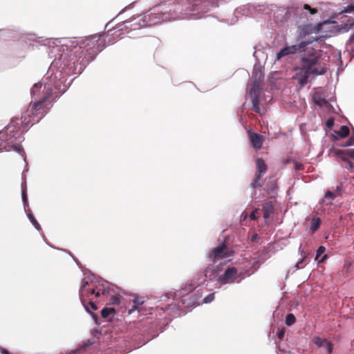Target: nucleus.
<instances>
[{"label": "nucleus", "mask_w": 354, "mask_h": 354, "mask_svg": "<svg viewBox=\"0 0 354 354\" xmlns=\"http://www.w3.org/2000/svg\"><path fill=\"white\" fill-rule=\"evenodd\" d=\"M52 103L49 97H44L35 102H30L26 111L21 118H15L8 126L0 131V152L3 150L23 151L21 142L23 133L29 126L39 122L49 111Z\"/></svg>", "instance_id": "nucleus-1"}, {"label": "nucleus", "mask_w": 354, "mask_h": 354, "mask_svg": "<svg viewBox=\"0 0 354 354\" xmlns=\"http://www.w3.org/2000/svg\"><path fill=\"white\" fill-rule=\"evenodd\" d=\"M70 62L85 65L93 60L106 46L100 35H92L78 40H69L64 44Z\"/></svg>", "instance_id": "nucleus-2"}, {"label": "nucleus", "mask_w": 354, "mask_h": 354, "mask_svg": "<svg viewBox=\"0 0 354 354\" xmlns=\"http://www.w3.org/2000/svg\"><path fill=\"white\" fill-rule=\"evenodd\" d=\"M326 71V66L321 64L320 53H313L301 59V66L295 68L292 77L303 87L307 84L310 74L322 75Z\"/></svg>", "instance_id": "nucleus-3"}, {"label": "nucleus", "mask_w": 354, "mask_h": 354, "mask_svg": "<svg viewBox=\"0 0 354 354\" xmlns=\"http://www.w3.org/2000/svg\"><path fill=\"white\" fill-rule=\"evenodd\" d=\"M185 288L178 291V295L181 297V302L185 308H192L198 306L202 302L203 293L200 290L191 291L188 294L183 292Z\"/></svg>", "instance_id": "nucleus-4"}, {"label": "nucleus", "mask_w": 354, "mask_h": 354, "mask_svg": "<svg viewBox=\"0 0 354 354\" xmlns=\"http://www.w3.org/2000/svg\"><path fill=\"white\" fill-rule=\"evenodd\" d=\"M231 255V252L225 243H221L216 248H215L212 253L209 254V257L213 263H216L217 261L228 257Z\"/></svg>", "instance_id": "nucleus-5"}, {"label": "nucleus", "mask_w": 354, "mask_h": 354, "mask_svg": "<svg viewBox=\"0 0 354 354\" xmlns=\"http://www.w3.org/2000/svg\"><path fill=\"white\" fill-rule=\"evenodd\" d=\"M263 77L264 75L261 71L254 73V80L250 88V94L252 99H254L256 97L257 99H259L261 93V82L263 80Z\"/></svg>", "instance_id": "nucleus-6"}, {"label": "nucleus", "mask_w": 354, "mask_h": 354, "mask_svg": "<svg viewBox=\"0 0 354 354\" xmlns=\"http://www.w3.org/2000/svg\"><path fill=\"white\" fill-rule=\"evenodd\" d=\"M308 43L305 41L300 42L299 44L292 45L290 46H286L281 49L277 54V59L279 60L281 57L290 55L295 54L297 52H301L304 50V48L306 46Z\"/></svg>", "instance_id": "nucleus-7"}, {"label": "nucleus", "mask_w": 354, "mask_h": 354, "mask_svg": "<svg viewBox=\"0 0 354 354\" xmlns=\"http://www.w3.org/2000/svg\"><path fill=\"white\" fill-rule=\"evenodd\" d=\"M237 274V269L235 267H229L225 270L224 274L218 278V283L221 285L234 283Z\"/></svg>", "instance_id": "nucleus-8"}, {"label": "nucleus", "mask_w": 354, "mask_h": 354, "mask_svg": "<svg viewBox=\"0 0 354 354\" xmlns=\"http://www.w3.org/2000/svg\"><path fill=\"white\" fill-rule=\"evenodd\" d=\"M248 133L249 135L250 143L253 148L256 151L259 150L262 147L265 140L264 137L261 134L252 132L251 131H249Z\"/></svg>", "instance_id": "nucleus-9"}, {"label": "nucleus", "mask_w": 354, "mask_h": 354, "mask_svg": "<svg viewBox=\"0 0 354 354\" xmlns=\"http://www.w3.org/2000/svg\"><path fill=\"white\" fill-rule=\"evenodd\" d=\"M333 155L342 160H347L348 158L354 160V149H333L330 151Z\"/></svg>", "instance_id": "nucleus-10"}, {"label": "nucleus", "mask_w": 354, "mask_h": 354, "mask_svg": "<svg viewBox=\"0 0 354 354\" xmlns=\"http://www.w3.org/2000/svg\"><path fill=\"white\" fill-rule=\"evenodd\" d=\"M220 270L218 266L210 265L203 271L204 276L209 280H214L218 274Z\"/></svg>", "instance_id": "nucleus-11"}, {"label": "nucleus", "mask_w": 354, "mask_h": 354, "mask_svg": "<svg viewBox=\"0 0 354 354\" xmlns=\"http://www.w3.org/2000/svg\"><path fill=\"white\" fill-rule=\"evenodd\" d=\"M82 303L84 305L86 310L90 314H91L93 318L94 319L95 322L97 323V315L93 313L91 310H96L97 309V306L95 302H93L91 299H90L89 301H86L85 299H82Z\"/></svg>", "instance_id": "nucleus-12"}, {"label": "nucleus", "mask_w": 354, "mask_h": 354, "mask_svg": "<svg viewBox=\"0 0 354 354\" xmlns=\"http://www.w3.org/2000/svg\"><path fill=\"white\" fill-rule=\"evenodd\" d=\"M263 189L268 193L274 191L277 188V183L274 176H269L265 179Z\"/></svg>", "instance_id": "nucleus-13"}, {"label": "nucleus", "mask_w": 354, "mask_h": 354, "mask_svg": "<svg viewBox=\"0 0 354 354\" xmlns=\"http://www.w3.org/2000/svg\"><path fill=\"white\" fill-rule=\"evenodd\" d=\"M313 100L315 104L319 106H326L328 104V102L326 100L325 96L319 91H317L313 96Z\"/></svg>", "instance_id": "nucleus-14"}, {"label": "nucleus", "mask_w": 354, "mask_h": 354, "mask_svg": "<svg viewBox=\"0 0 354 354\" xmlns=\"http://www.w3.org/2000/svg\"><path fill=\"white\" fill-rule=\"evenodd\" d=\"M256 165V173L261 174L264 175L267 170H268V166L266 162L261 158H258L256 159L255 161Z\"/></svg>", "instance_id": "nucleus-15"}, {"label": "nucleus", "mask_w": 354, "mask_h": 354, "mask_svg": "<svg viewBox=\"0 0 354 354\" xmlns=\"http://www.w3.org/2000/svg\"><path fill=\"white\" fill-rule=\"evenodd\" d=\"M263 218L268 219L274 212V205L272 202H267L263 205Z\"/></svg>", "instance_id": "nucleus-16"}, {"label": "nucleus", "mask_w": 354, "mask_h": 354, "mask_svg": "<svg viewBox=\"0 0 354 354\" xmlns=\"http://www.w3.org/2000/svg\"><path fill=\"white\" fill-rule=\"evenodd\" d=\"M263 174L256 173L254 174V178L251 181L250 187L256 189L257 188H259L263 186V184L261 183V180L263 177Z\"/></svg>", "instance_id": "nucleus-17"}, {"label": "nucleus", "mask_w": 354, "mask_h": 354, "mask_svg": "<svg viewBox=\"0 0 354 354\" xmlns=\"http://www.w3.org/2000/svg\"><path fill=\"white\" fill-rule=\"evenodd\" d=\"M87 281H83L80 292L82 296H86L89 297L91 295H94L95 293V290L94 288H86V286L88 285Z\"/></svg>", "instance_id": "nucleus-18"}, {"label": "nucleus", "mask_w": 354, "mask_h": 354, "mask_svg": "<svg viewBox=\"0 0 354 354\" xmlns=\"http://www.w3.org/2000/svg\"><path fill=\"white\" fill-rule=\"evenodd\" d=\"M144 304V300L142 297L140 298H135L133 300V306L131 308L129 309V314H131L134 310H137L138 311L140 310V306Z\"/></svg>", "instance_id": "nucleus-19"}, {"label": "nucleus", "mask_w": 354, "mask_h": 354, "mask_svg": "<svg viewBox=\"0 0 354 354\" xmlns=\"http://www.w3.org/2000/svg\"><path fill=\"white\" fill-rule=\"evenodd\" d=\"M349 128L347 126L343 125L340 127L339 130L336 131V134L342 138H346L349 134Z\"/></svg>", "instance_id": "nucleus-20"}, {"label": "nucleus", "mask_w": 354, "mask_h": 354, "mask_svg": "<svg viewBox=\"0 0 354 354\" xmlns=\"http://www.w3.org/2000/svg\"><path fill=\"white\" fill-rule=\"evenodd\" d=\"M336 197V194L330 191H327L325 194L324 198L323 199V202L326 205H331L332 200H333Z\"/></svg>", "instance_id": "nucleus-21"}, {"label": "nucleus", "mask_w": 354, "mask_h": 354, "mask_svg": "<svg viewBox=\"0 0 354 354\" xmlns=\"http://www.w3.org/2000/svg\"><path fill=\"white\" fill-rule=\"evenodd\" d=\"M321 219L318 217L313 218L310 223V230L313 232H316L320 226Z\"/></svg>", "instance_id": "nucleus-22"}, {"label": "nucleus", "mask_w": 354, "mask_h": 354, "mask_svg": "<svg viewBox=\"0 0 354 354\" xmlns=\"http://www.w3.org/2000/svg\"><path fill=\"white\" fill-rule=\"evenodd\" d=\"M328 339H326V338H321L319 337H314L312 339V342L318 347V348H320V347H324L325 346V343H326V341Z\"/></svg>", "instance_id": "nucleus-23"}, {"label": "nucleus", "mask_w": 354, "mask_h": 354, "mask_svg": "<svg viewBox=\"0 0 354 354\" xmlns=\"http://www.w3.org/2000/svg\"><path fill=\"white\" fill-rule=\"evenodd\" d=\"M115 313V310L113 308H104L101 311V316L104 319H107L110 315H113Z\"/></svg>", "instance_id": "nucleus-24"}, {"label": "nucleus", "mask_w": 354, "mask_h": 354, "mask_svg": "<svg viewBox=\"0 0 354 354\" xmlns=\"http://www.w3.org/2000/svg\"><path fill=\"white\" fill-rule=\"evenodd\" d=\"M346 48L351 52V54L354 57V33L351 36L349 40L346 43Z\"/></svg>", "instance_id": "nucleus-25"}, {"label": "nucleus", "mask_w": 354, "mask_h": 354, "mask_svg": "<svg viewBox=\"0 0 354 354\" xmlns=\"http://www.w3.org/2000/svg\"><path fill=\"white\" fill-rule=\"evenodd\" d=\"M27 216L30 220V221L31 222V223L34 225V227L37 230H41V226L39 224V223L37 222V221L36 220V218H35V216H33V214L31 213L30 211H29V212L27 214Z\"/></svg>", "instance_id": "nucleus-26"}, {"label": "nucleus", "mask_w": 354, "mask_h": 354, "mask_svg": "<svg viewBox=\"0 0 354 354\" xmlns=\"http://www.w3.org/2000/svg\"><path fill=\"white\" fill-rule=\"evenodd\" d=\"M252 109L257 113H260L261 108L259 106V99H257V97L254 99H252Z\"/></svg>", "instance_id": "nucleus-27"}, {"label": "nucleus", "mask_w": 354, "mask_h": 354, "mask_svg": "<svg viewBox=\"0 0 354 354\" xmlns=\"http://www.w3.org/2000/svg\"><path fill=\"white\" fill-rule=\"evenodd\" d=\"M296 322V318L292 313L288 314L286 317V324L287 326H291Z\"/></svg>", "instance_id": "nucleus-28"}, {"label": "nucleus", "mask_w": 354, "mask_h": 354, "mask_svg": "<svg viewBox=\"0 0 354 354\" xmlns=\"http://www.w3.org/2000/svg\"><path fill=\"white\" fill-rule=\"evenodd\" d=\"M354 26V19H348L347 23H346L344 26L341 28L342 30L346 32L348 30H350L351 28Z\"/></svg>", "instance_id": "nucleus-29"}, {"label": "nucleus", "mask_w": 354, "mask_h": 354, "mask_svg": "<svg viewBox=\"0 0 354 354\" xmlns=\"http://www.w3.org/2000/svg\"><path fill=\"white\" fill-rule=\"evenodd\" d=\"M121 296L113 295L110 299V303L113 305H118L120 303Z\"/></svg>", "instance_id": "nucleus-30"}, {"label": "nucleus", "mask_w": 354, "mask_h": 354, "mask_svg": "<svg viewBox=\"0 0 354 354\" xmlns=\"http://www.w3.org/2000/svg\"><path fill=\"white\" fill-rule=\"evenodd\" d=\"M326 348V353L327 354H331L333 351V345L330 342L326 341V343H325V346H324Z\"/></svg>", "instance_id": "nucleus-31"}, {"label": "nucleus", "mask_w": 354, "mask_h": 354, "mask_svg": "<svg viewBox=\"0 0 354 354\" xmlns=\"http://www.w3.org/2000/svg\"><path fill=\"white\" fill-rule=\"evenodd\" d=\"M214 299V294L212 293L205 297L203 299H202L201 303H210Z\"/></svg>", "instance_id": "nucleus-32"}, {"label": "nucleus", "mask_w": 354, "mask_h": 354, "mask_svg": "<svg viewBox=\"0 0 354 354\" xmlns=\"http://www.w3.org/2000/svg\"><path fill=\"white\" fill-rule=\"evenodd\" d=\"M326 250V248L325 247L321 245L318 248V249L317 250V252H316V257H315V260H317L319 257L321 256Z\"/></svg>", "instance_id": "nucleus-33"}, {"label": "nucleus", "mask_w": 354, "mask_h": 354, "mask_svg": "<svg viewBox=\"0 0 354 354\" xmlns=\"http://www.w3.org/2000/svg\"><path fill=\"white\" fill-rule=\"evenodd\" d=\"M304 9L309 10L311 15H315L317 12V10L316 8H312L308 4H305L304 6Z\"/></svg>", "instance_id": "nucleus-34"}, {"label": "nucleus", "mask_w": 354, "mask_h": 354, "mask_svg": "<svg viewBox=\"0 0 354 354\" xmlns=\"http://www.w3.org/2000/svg\"><path fill=\"white\" fill-rule=\"evenodd\" d=\"M285 335V330L284 328H278L277 331V336L279 339H282Z\"/></svg>", "instance_id": "nucleus-35"}, {"label": "nucleus", "mask_w": 354, "mask_h": 354, "mask_svg": "<svg viewBox=\"0 0 354 354\" xmlns=\"http://www.w3.org/2000/svg\"><path fill=\"white\" fill-rule=\"evenodd\" d=\"M259 217V214L258 213V209H254L250 215V218L251 220L256 221Z\"/></svg>", "instance_id": "nucleus-36"}, {"label": "nucleus", "mask_w": 354, "mask_h": 354, "mask_svg": "<svg viewBox=\"0 0 354 354\" xmlns=\"http://www.w3.org/2000/svg\"><path fill=\"white\" fill-rule=\"evenodd\" d=\"M22 200H23L24 204L26 207L28 203V197H27V193H26V188L23 189V190H22Z\"/></svg>", "instance_id": "nucleus-37"}, {"label": "nucleus", "mask_w": 354, "mask_h": 354, "mask_svg": "<svg viewBox=\"0 0 354 354\" xmlns=\"http://www.w3.org/2000/svg\"><path fill=\"white\" fill-rule=\"evenodd\" d=\"M354 12V5H349L344 10V12Z\"/></svg>", "instance_id": "nucleus-38"}, {"label": "nucleus", "mask_w": 354, "mask_h": 354, "mask_svg": "<svg viewBox=\"0 0 354 354\" xmlns=\"http://www.w3.org/2000/svg\"><path fill=\"white\" fill-rule=\"evenodd\" d=\"M353 145H354V138H350L344 146L348 147V146H352Z\"/></svg>", "instance_id": "nucleus-39"}, {"label": "nucleus", "mask_w": 354, "mask_h": 354, "mask_svg": "<svg viewBox=\"0 0 354 354\" xmlns=\"http://www.w3.org/2000/svg\"><path fill=\"white\" fill-rule=\"evenodd\" d=\"M333 124H334V121H333V120H331V119L328 120L326 122V125L328 128H332Z\"/></svg>", "instance_id": "nucleus-40"}, {"label": "nucleus", "mask_w": 354, "mask_h": 354, "mask_svg": "<svg viewBox=\"0 0 354 354\" xmlns=\"http://www.w3.org/2000/svg\"><path fill=\"white\" fill-rule=\"evenodd\" d=\"M259 239V235L257 234H254L251 237V241L252 242H255Z\"/></svg>", "instance_id": "nucleus-41"}, {"label": "nucleus", "mask_w": 354, "mask_h": 354, "mask_svg": "<svg viewBox=\"0 0 354 354\" xmlns=\"http://www.w3.org/2000/svg\"><path fill=\"white\" fill-rule=\"evenodd\" d=\"M305 257H304L300 261H299L297 263V268H303V266H302V263L303 261L305 260Z\"/></svg>", "instance_id": "nucleus-42"}, {"label": "nucleus", "mask_w": 354, "mask_h": 354, "mask_svg": "<svg viewBox=\"0 0 354 354\" xmlns=\"http://www.w3.org/2000/svg\"><path fill=\"white\" fill-rule=\"evenodd\" d=\"M344 161L346 162L348 164L349 167L351 169H352L354 167L353 163L352 162H351L348 159H347V160H344Z\"/></svg>", "instance_id": "nucleus-43"}, {"label": "nucleus", "mask_w": 354, "mask_h": 354, "mask_svg": "<svg viewBox=\"0 0 354 354\" xmlns=\"http://www.w3.org/2000/svg\"><path fill=\"white\" fill-rule=\"evenodd\" d=\"M328 256L327 254H324L322 258L319 261V263H323L326 259Z\"/></svg>", "instance_id": "nucleus-44"}, {"label": "nucleus", "mask_w": 354, "mask_h": 354, "mask_svg": "<svg viewBox=\"0 0 354 354\" xmlns=\"http://www.w3.org/2000/svg\"><path fill=\"white\" fill-rule=\"evenodd\" d=\"M203 1H207L208 3H210L212 4H213L215 1H216L217 0H202Z\"/></svg>", "instance_id": "nucleus-45"}, {"label": "nucleus", "mask_w": 354, "mask_h": 354, "mask_svg": "<svg viewBox=\"0 0 354 354\" xmlns=\"http://www.w3.org/2000/svg\"><path fill=\"white\" fill-rule=\"evenodd\" d=\"M94 295L96 297H99L100 296V292L99 290H95V293H94Z\"/></svg>", "instance_id": "nucleus-46"}, {"label": "nucleus", "mask_w": 354, "mask_h": 354, "mask_svg": "<svg viewBox=\"0 0 354 354\" xmlns=\"http://www.w3.org/2000/svg\"><path fill=\"white\" fill-rule=\"evenodd\" d=\"M192 286H193L191 284V285H190V287H189L187 290H192V288H192Z\"/></svg>", "instance_id": "nucleus-47"}, {"label": "nucleus", "mask_w": 354, "mask_h": 354, "mask_svg": "<svg viewBox=\"0 0 354 354\" xmlns=\"http://www.w3.org/2000/svg\"><path fill=\"white\" fill-rule=\"evenodd\" d=\"M169 306H170V305H169V304L168 305V306H167V307H166V308H165H165H161V310H165L166 309H167V308H168Z\"/></svg>", "instance_id": "nucleus-48"}]
</instances>
